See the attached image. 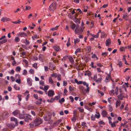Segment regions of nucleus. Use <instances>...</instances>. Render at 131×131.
<instances>
[{
	"label": "nucleus",
	"mask_w": 131,
	"mask_h": 131,
	"mask_svg": "<svg viewBox=\"0 0 131 131\" xmlns=\"http://www.w3.org/2000/svg\"><path fill=\"white\" fill-rule=\"evenodd\" d=\"M86 51L87 53H89L91 51V48L90 46H88L85 48Z\"/></svg>",
	"instance_id": "obj_19"
},
{
	"label": "nucleus",
	"mask_w": 131,
	"mask_h": 131,
	"mask_svg": "<svg viewBox=\"0 0 131 131\" xmlns=\"http://www.w3.org/2000/svg\"><path fill=\"white\" fill-rule=\"evenodd\" d=\"M79 25H77L74 30V32L76 34L78 33L80 34L82 32V31L80 29V28H79Z\"/></svg>",
	"instance_id": "obj_5"
},
{
	"label": "nucleus",
	"mask_w": 131,
	"mask_h": 131,
	"mask_svg": "<svg viewBox=\"0 0 131 131\" xmlns=\"http://www.w3.org/2000/svg\"><path fill=\"white\" fill-rule=\"evenodd\" d=\"M14 88L16 90H19L20 89V87L17 86L16 84L14 85Z\"/></svg>",
	"instance_id": "obj_33"
},
{
	"label": "nucleus",
	"mask_w": 131,
	"mask_h": 131,
	"mask_svg": "<svg viewBox=\"0 0 131 131\" xmlns=\"http://www.w3.org/2000/svg\"><path fill=\"white\" fill-rule=\"evenodd\" d=\"M84 75L85 76L88 75L89 77H91V73L90 71H85Z\"/></svg>",
	"instance_id": "obj_14"
},
{
	"label": "nucleus",
	"mask_w": 131,
	"mask_h": 131,
	"mask_svg": "<svg viewBox=\"0 0 131 131\" xmlns=\"http://www.w3.org/2000/svg\"><path fill=\"white\" fill-rule=\"evenodd\" d=\"M95 117L93 115H92L91 116V118L92 120L94 121L95 119Z\"/></svg>",
	"instance_id": "obj_63"
},
{
	"label": "nucleus",
	"mask_w": 131,
	"mask_h": 131,
	"mask_svg": "<svg viewBox=\"0 0 131 131\" xmlns=\"http://www.w3.org/2000/svg\"><path fill=\"white\" fill-rule=\"evenodd\" d=\"M76 25L74 23L71 24L70 25V27L72 29H74L76 28Z\"/></svg>",
	"instance_id": "obj_21"
},
{
	"label": "nucleus",
	"mask_w": 131,
	"mask_h": 131,
	"mask_svg": "<svg viewBox=\"0 0 131 131\" xmlns=\"http://www.w3.org/2000/svg\"><path fill=\"white\" fill-rule=\"evenodd\" d=\"M101 114L103 117H106L107 113L106 111L103 110Z\"/></svg>",
	"instance_id": "obj_13"
},
{
	"label": "nucleus",
	"mask_w": 131,
	"mask_h": 131,
	"mask_svg": "<svg viewBox=\"0 0 131 131\" xmlns=\"http://www.w3.org/2000/svg\"><path fill=\"white\" fill-rule=\"evenodd\" d=\"M65 101L64 99V98H62L60 100H59V102L61 104H62V103L64 102Z\"/></svg>",
	"instance_id": "obj_41"
},
{
	"label": "nucleus",
	"mask_w": 131,
	"mask_h": 131,
	"mask_svg": "<svg viewBox=\"0 0 131 131\" xmlns=\"http://www.w3.org/2000/svg\"><path fill=\"white\" fill-rule=\"evenodd\" d=\"M15 82L18 84H20L21 83V80L20 78H18V79H16Z\"/></svg>",
	"instance_id": "obj_50"
},
{
	"label": "nucleus",
	"mask_w": 131,
	"mask_h": 131,
	"mask_svg": "<svg viewBox=\"0 0 131 131\" xmlns=\"http://www.w3.org/2000/svg\"><path fill=\"white\" fill-rule=\"evenodd\" d=\"M98 75L99 76V77L98 78L96 74L94 76L93 79L96 82L100 83L101 81L102 78L100 75Z\"/></svg>",
	"instance_id": "obj_2"
},
{
	"label": "nucleus",
	"mask_w": 131,
	"mask_h": 131,
	"mask_svg": "<svg viewBox=\"0 0 131 131\" xmlns=\"http://www.w3.org/2000/svg\"><path fill=\"white\" fill-rule=\"evenodd\" d=\"M96 114H95V118H99L100 117V113L99 112H96Z\"/></svg>",
	"instance_id": "obj_25"
},
{
	"label": "nucleus",
	"mask_w": 131,
	"mask_h": 131,
	"mask_svg": "<svg viewBox=\"0 0 131 131\" xmlns=\"http://www.w3.org/2000/svg\"><path fill=\"white\" fill-rule=\"evenodd\" d=\"M19 113V111L18 110H16L14 111L13 113L12 114L14 115H16L18 114Z\"/></svg>",
	"instance_id": "obj_28"
},
{
	"label": "nucleus",
	"mask_w": 131,
	"mask_h": 131,
	"mask_svg": "<svg viewBox=\"0 0 131 131\" xmlns=\"http://www.w3.org/2000/svg\"><path fill=\"white\" fill-rule=\"evenodd\" d=\"M24 94L25 95H27V96L26 97L25 99L26 101H27L29 99V95L28 91H26Z\"/></svg>",
	"instance_id": "obj_17"
},
{
	"label": "nucleus",
	"mask_w": 131,
	"mask_h": 131,
	"mask_svg": "<svg viewBox=\"0 0 131 131\" xmlns=\"http://www.w3.org/2000/svg\"><path fill=\"white\" fill-rule=\"evenodd\" d=\"M10 120L12 121H14L15 122V126H17L18 122L16 118L14 117H12L10 118Z\"/></svg>",
	"instance_id": "obj_9"
},
{
	"label": "nucleus",
	"mask_w": 131,
	"mask_h": 131,
	"mask_svg": "<svg viewBox=\"0 0 131 131\" xmlns=\"http://www.w3.org/2000/svg\"><path fill=\"white\" fill-rule=\"evenodd\" d=\"M97 92L99 94H101V95L102 96H103L104 94V93L103 92H101L100 90H98Z\"/></svg>",
	"instance_id": "obj_51"
},
{
	"label": "nucleus",
	"mask_w": 131,
	"mask_h": 131,
	"mask_svg": "<svg viewBox=\"0 0 131 131\" xmlns=\"http://www.w3.org/2000/svg\"><path fill=\"white\" fill-rule=\"evenodd\" d=\"M27 73V72L26 70L25 69L23 70V74L24 75H26Z\"/></svg>",
	"instance_id": "obj_48"
},
{
	"label": "nucleus",
	"mask_w": 131,
	"mask_h": 131,
	"mask_svg": "<svg viewBox=\"0 0 131 131\" xmlns=\"http://www.w3.org/2000/svg\"><path fill=\"white\" fill-rule=\"evenodd\" d=\"M96 103V102H92V103H89L88 105L90 106H92V105H95V104Z\"/></svg>",
	"instance_id": "obj_44"
},
{
	"label": "nucleus",
	"mask_w": 131,
	"mask_h": 131,
	"mask_svg": "<svg viewBox=\"0 0 131 131\" xmlns=\"http://www.w3.org/2000/svg\"><path fill=\"white\" fill-rule=\"evenodd\" d=\"M57 5V4L56 2H53L50 5L49 10L51 11H54L56 9Z\"/></svg>",
	"instance_id": "obj_1"
},
{
	"label": "nucleus",
	"mask_w": 131,
	"mask_h": 131,
	"mask_svg": "<svg viewBox=\"0 0 131 131\" xmlns=\"http://www.w3.org/2000/svg\"><path fill=\"white\" fill-rule=\"evenodd\" d=\"M59 26H57L55 27H53L51 28L50 29V30L51 31L57 30L58 29Z\"/></svg>",
	"instance_id": "obj_27"
},
{
	"label": "nucleus",
	"mask_w": 131,
	"mask_h": 131,
	"mask_svg": "<svg viewBox=\"0 0 131 131\" xmlns=\"http://www.w3.org/2000/svg\"><path fill=\"white\" fill-rule=\"evenodd\" d=\"M54 100V99L52 98H51V99L50 100H49V99L47 100V102H48L52 103L53 102Z\"/></svg>",
	"instance_id": "obj_39"
},
{
	"label": "nucleus",
	"mask_w": 131,
	"mask_h": 131,
	"mask_svg": "<svg viewBox=\"0 0 131 131\" xmlns=\"http://www.w3.org/2000/svg\"><path fill=\"white\" fill-rule=\"evenodd\" d=\"M49 87V86L48 85H47L44 86V90L46 93L47 92V90L48 89Z\"/></svg>",
	"instance_id": "obj_31"
},
{
	"label": "nucleus",
	"mask_w": 131,
	"mask_h": 131,
	"mask_svg": "<svg viewBox=\"0 0 131 131\" xmlns=\"http://www.w3.org/2000/svg\"><path fill=\"white\" fill-rule=\"evenodd\" d=\"M27 82L29 85L31 86L32 85V80L30 78H27Z\"/></svg>",
	"instance_id": "obj_12"
},
{
	"label": "nucleus",
	"mask_w": 131,
	"mask_h": 131,
	"mask_svg": "<svg viewBox=\"0 0 131 131\" xmlns=\"http://www.w3.org/2000/svg\"><path fill=\"white\" fill-rule=\"evenodd\" d=\"M120 50L121 51H124L125 50L124 47H121L120 49Z\"/></svg>",
	"instance_id": "obj_61"
},
{
	"label": "nucleus",
	"mask_w": 131,
	"mask_h": 131,
	"mask_svg": "<svg viewBox=\"0 0 131 131\" xmlns=\"http://www.w3.org/2000/svg\"><path fill=\"white\" fill-rule=\"evenodd\" d=\"M55 93L54 91L52 90H49L47 93L48 95L50 97H52L54 94Z\"/></svg>",
	"instance_id": "obj_6"
},
{
	"label": "nucleus",
	"mask_w": 131,
	"mask_h": 131,
	"mask_svg": "<svg viewBox=\"0 0 131 131\" xmlns=\"http://www.w3.org/2000/svg\"><path fill=\"white\" fill-rule=\"evenodd\" d=\"M83 84L84 85H85L86 87L89 86V84L86 83L85 82H83Z\"/></svg>",
	"instance_id": "obj_59"
},
{
	"label": "nucleus",
	"mask_w": 131,
	"mask_h": 131,
	"mask_svg": "<svg viewBox=\"0 0 131 131\" xmlns=\"http://www.w3.org/2000/svg\"><path fill=\"white\" fill-rule=\"evenodd\" d=\"M121 103V101L119 100H117L115 106L116 107H117L118 106H119Z\"/></svg>",
	"instance_id": "obj_20"
},
{
	"label": "nucleus",
	"mask_w": 131,
	"mask_h": 131,
	"mask_svg": "<svg viewBox=\"0 0 131 131\" xmlns=\"http://www.w3.org/2000/svg\"><path fill=\"white\" fill-rule=\"evenodd\" d=\"M20 41L19 38L17 37H15L14 39V41L16 42H18Z\"/></svg>",
	"instance_id": "obj_34"
},
{
	"label": "nucleus",
	"mask_w": 131,
	"mask_h": 131,
	"mask_svg": "<svg viewBox=\"0 0 131 131\" xmlns=\"http://www.w3.org/2000/svg\"><path fill=\"white\" fill-rule=\"evenodd\" d=\"M61 121L62 120L61 119H60L57 121L53 123V124L54 125V126H57L60 122H61Z\"/></svg>",
	"instance_id": "obj_18"
},
{
	"label": "nucleus",
	"mask_w": 131,
	"mask_h": 131,
	"mask_svg": "<svg viewBox=\"0 0 131 131\" xmlns=\"http://www.w3.org/2000/svg\"><path fill=\"white\" fill-rule=\"evenodd\" d=\"M32 60L34 61L37 60H38V58L37 56H35L33 57Z\"/></svg>",
	"instance_id": "obj_60"
},
{
	"label": "nucleus",
	"mask_w": 131,
	"mask_h": 131,
	"mask_svg": "<svg viewBox=\"0 0 131 131\" xmlns=\"http://www.w3.org/2000/svg\"><path fill=\"white\" fill-rule=\"evenodd\" d=\"M73 20L76 23L79 24L80 23V21L79 20L75 17L73 19Z\"/></svg>",
	"instance_id": "obj_23"
},
{
	"label": "nucleus",
	"mask_w": 131,
	"mask_h": 131,
	"mask_svg": "<svg viewBox=\"0 0 131 131\" xmlns=\"http://www.w3.org/2000/svg\"><path fill=\"white\" fill-rule=\"evenodd\" d=\"M81 125L84 127H86L87 126L86 123L84 122H82Z\"/></svg>",
	"instance_id": "obj_42"
},
{
	"label": "nucleus",
	"mask_w": 131,
	"mask_h": 131,
	"mask_svg": "<svg viewBox=\"0 0 131 131\" xmlns=\"http://www.w3.org/2000/svg\"><path fill=\"white\" fill-rule=\"evenodd\" d=\"M17 35L20 37H27V36L26 34L24 32H19L17 34Z\"/></svg>",
	"instance_id": "obj_8"
},
{
	"label": "nucleus",
	"mask_w": 131,
	"mask_h": 131,
	"mask_svg": "<svg viewBox=\"0 0 131 131\" xmlns=\"http://www.w3.org/2000/svg\"><path fill=\"white\" fill-rule=\"evenodd\" d=\"M108 109L109 110L110 112H111L113 110V108H112V106L110 105L108 106Z\"/></svg>",
	"instance_id": "obj_49"
},
{
	"label": "nucleus",
	"mask_w": 131,
	"mask_h": 131,
	"mask_svg": "<svg viewBox=\"0 0 131 131\" xmlns=\"http://www.w3.org/2000/svg\"><path fill=\"white\" fill-rule=\"evenodd\" d=\"M69 59L70 62L72 64H74V62L73 58L72 57H69Z\"/></svg>",
	"instance_id": "obj_22"
},
{
	"label": "nucleus",
	"mask_w": 131,
	"mask_h": 131,
	"mask_svg": "<svg viewBox=\"0 0 131 131\" xmlns=\"http://www.w3.org/2000/svg\"><path fill=\"white\" fill-rule=\"evenodd\" d=\"M10 20V19L6 17H3L1 19V21L3 22L9 21Z\"/></svg>",
	"instance_id": "obj_10"
},
{
	"label": "nucleus",
	"mask_w": 131,
	"mask_h": 131,
	"mask_svg": "<svg viewBox=\"0 0 131 131\" xmlns=\"http://www.w3.org/2000/svg\"><path fill=\"white\" fill-rule=\"evenodd\" d=\"M35 123L36 124L35 125V126H38L42 123L43 121L40 118H37L34 121Z\"/></svg>",
	"instance_id": "obj_3"
},
{
	"label": "nucleus",
	"mask_w": 131,
	"mask_h": 131,
	"mask_svg": "<svg viewBox=\"0 0 131 131\" xmlns=\"http://www.w3.org/2000/svg\"><path fill=\"white\" fill-rule=\"evenodd\" d=\"M77 111L76 110H74L73 111V116H76V113Z\"/></svg>",
	"instance_id": "obj_54"
},
{
	"label": "nucleus",
	"mask_w": 131,
	"mask_h": 131,
	"mask_svg": "<svg viewBox=\"0 0 131 131\" xmlns=\"http://www.w3.org/2000/svg\"><path fill=\"white\" fill-rule=\"evenodd\" d=\"M57 79L58 81H60L61 80V75L60 74H57Z\"/></svg>",
	"instance_id": "obj_37"
},
{
	"label": "nucleus",
	"mask_w": 131,
	"mask_h": 131,
	"mask_svg": "<svg viewBox=\"0 0 131 131\" xmlns=\"http://www.w3.org/2000/svg\"><path fill=\"white\" fill-rule=\"evenodd\" d=\"M24 43L27 45H28L30 43L29 41L27 40L26 39H25V41L24 42Z\"/></svg>",
	"instance_id": "obj_45"
},
{
	"label": "nucleus",
	"mask_w": 131,
	"mask_h": 131,
	"mask_svg": "<svg viewBox=\"0 0 131 131\" xmlns=\"http://www.w3.org/2000/svg\"><path fill=\"white\" fill-rule=\"evenodd\" d=\"M39 84L41 85L42 86L44 85V81L42 80H40L39 81Z\"/></svg>",
	"instance_id": "obj_52"
},
{
	"label": "nucleus",
	"mask_w": 131,
	"mask_h": 131,
	"mask_svg": "<svg viewBox=\"0 0 131 131\" xmlns=\"http://www.w3.org/2000/svg\"><path fill=\"white\" fill-rule=\"evenodd\" d=\"M86 87L87 88L85 90V91L86 92L88 93L89 92L90 88L89 86Z\"/></svg>",
	"instance_id": "obj_53"
},
{
	"label": "nucleus",
	"mask_w": 131,
	"mask_h": 131,
	"mask_svg": "<svg viewBox=\"0 0 131 131\" xmlns=\"http://www.w3.org/2000/svg\"><path fill=\"white\" fill-rule=\"evenodd\" d=\"M111 79V76L110 74H108L106 76V80H108Z\"/></svg>",
	"instance_id": "obj_29"
},
{
	"label": "nucleus",
	"mask_w": 131,
	"mask_h": 131,
	"mask_svg": "<svg viewBox=\"0 0 131 131\" xmlns=\"http://www.w3.org/2000/svg\"><path fill=\"white\" fill-rule=\"evenodd\" d=\"M6 37L5 35H4L2 36L0 38V40H1L2 39H3V40L0 41V44H2L4 43H6L7 41V40L6 39H5Z\"/></svg>",
	"instance_id": "obj_4"
},
{
	"label": "nucleus",
	"mask_w": 131,
	"mask_h": 131,
	"mask_svg": "<svg viewBox=\"0 0 131 131\" xmlns=\"http://www.w3.org/2000/svg\"><path fill=\"white\" fill-rule=\"evenodd\" d=\"M80 48H78L76 50V51H75V54H76L77 53L80 52Z\"/></svg>",
	"instance_id": "obj_56"
},
{
	"label": "nucleus",
	"mask_w": 131,
	"mask_h": 131,
	"mask_svg": "<svg viewBox=\"0 0 131 131\" xmlns=\"http://www.w3.org/2000/svg\"><path fill=\"white\" fill-rule=\"evenodd\" d=\"M78 109L79 110L80 112H82L84 111V109L81 107H79L78 108Z\"/></svg>",
	"instance_id": "obj_55"
},
{
	"label": "nucleus",
	"mask_w": 131,
	"mask_h": 131,
	"mask_svg": "<svg viewBox=\"0 0 131 131\" xmlns=\"http://www.w3.org/2000/svg\"><path fill=\"white\" fill-rule=\"evenodd\" d=\"M32 66L35 68L36 69H37V63H35L32 65Z\"/></svg>",
	"instance_id": "obj_57"
},
{
	"label": "nucleus",
	"mask_w": 131,
	"mask_h": 131,
	"mask_svg": "<svg viewBox=\"0 0 131 131\" xmlns=\"http://www.w3.org/2000/svg\"><path fill=\"white\" fill-rule=\"evenodd\" d=\"M23 61L25 63L26 65H28V63L26 59H24Z\"/></svg>",
	"instance_id": "obj_64"
},
{
	"label": "nucleus",
	"mask_w": 131,
	"mask_h": 131,
	"mask_svg": "<svg viewBox=\"0 0 131 131\" xmlns=\"http://www.w3.org/2000/svg\"><path fill=\"white\" fill-rule=\"evenodd\" d=\"M25 115L20 114L19 116V118L20 119H24Z\"/></svg>",
	"instance_id": "obj_43"
},
{
	"label": "nucleus",
	"mask_w": 131,
	"mask_h": 131,
	"mask_svg": "<svg viewBox=\"0 0 131 131\" xmlns=\"http://www.w3.org/2000/svg\"><path fill=\"white\" fill-rule=\"evenodd\" d=\"M92 58H96L97 60H98V57H97L96 55L95 54H94L92 56Z\"/></svg>",
	"instance_id": "obj_47"
},
{
	"label": "nucleus",
	"mask_w": 131,
	"mask_h": 131,
	"mask_svg": "<svg viewBox=\"0 0 131 131\" xmlns=\"http://www.w3.org/2000/svg\"><path fill=\"white\" fill-rule=\"evenodd\" d=\"M12 22L15 24H19L21 22V21H20V20L19 19L18 20V21H12Z\"/></svg>",
	"instance_id": "obj_36"
},
{
	"label": "nucleus",
	"mask_w": 131,
	"mask_h": 131,
	"mask_svg": "<svg viewBox=\"0 0 131 131\" xmlns=\"http://www.w3.org/2000/svg\"><path fill=\"white\" fill-rule=\"evenodd\" d=\"M69 99L71 100V102H73L74 101V98L73 97L71 96L69 97Z\"/></svg>",
	"instance_id": "obj_62"
},
{
	"label": "nucleus",
	"mask_w": 131,
	"mask_h": 131,
	"mask_svg": "<svg viewBox=\"0 0 131 131\" xmlns=\"http://www.w3.org/2000/svg\"><path fill=\"white\" fill-rule=\"evenodd\" d=\"M44 118L45 120L48 121L50 120L51 118V116H50L48 115H46L44 116Z\"/></svg>",
	"instance_id": "obj_11"
},
{
	"label": "nucleus",
	"mask_w": 131,
	"mask_h": 131,
	"mask_svg": "<svg viewBox=\"0 0 131 131\" xmlns=\"http://www.w3.org/2000/svg\"><path fill=\"white\" fill-rule=\"evenodd\" d=\"M74 42L75 44L78 43L80 41V40L78 38H77L74 39Z\"/></svg>",
	"instance_id": "obj_30"
},
{
	"label": "nucleus",
	"mask_w": 131,
	"mask_h": 131,
	"mask_svg": "<svg viewBox=\"0 0 131 131\" xmlns=\"http://www.w3.org/2000/svg\"><path fill=\"white\" fill-rule=\"evenodd\" d=\"M115 93L116 95H117L118 94V88L117 86L115 87Z\"/></svg>",
	"instance_id": "obj_46"
},
{
	"label": "nucleus",
	"mask_w": 131,
	"mask_h": 131,
	"mask_svg": "<svg viewBox=\"0 0 131 131\" xmlns=\"http://www.w3.org/2000/svg\"><path fill=\"white\" fill-rule=\"evenodd\" d=\"M21 70V68L19 66H18L16 67L15 69V71L16 72H20Z\"/></svg>",
	"instance_id": "obj_35"
},
{
	"label": "nucleus",
	"mask_w": 131,
	"mask_h": 131,
	"mask_svg": "<svg viewBox=\"0 0 131 131\" xmlns=\"http://www.w3.org/2000/svg\"><path fill=\"white\" fill-rule=\"evenodd\" d=\"M48 82L50 84H53V81L51 77H49L48 78Z\"/></svg>",
	"instance_id": "obj_24"
},
{
	"label": "nucleus",
	"mask_w": 131,
	"mask_h": 131,
	"mask_svg": "<svg viewBox=\"0 0 131 131\" xmlns=\"http://www.w3.org/2000/svg\"><path fill=\"white\" fill-rule=\"evenodd\" d=\"M54 49L57 51H59L60 50L59 47L58 46H55L54 47Z\"/></svg>",
	"instance_id": "obj_32"
},
{
	"label": "nucleus",
	"mask_w": 131,
	"mask_h": 131,
	"mask_svg": "<svg viewBox=\"0 0 131 131\" xmlns=\"http://www.w3.org/2000/svg\"><path fill=\"white\" fill-rule=\"evenodd\" d=\"M29 72L30 73L33 74L34 73V70L32 69H30L29 71Z\"/></svg>",
	"instance_id": "obj_40"
},
{
	"label": "nucleus",
	"mask_w": 131,
	"mask_h": 131,
	"mask_svg": "<svg viewBox=\"0 0 131 131\" xmlns=\"http://www.w3.org/2000/svg\"><path fill=\"white\" fill-rule=\"evenodd\" d=\"M38 58L39 60L41 62L43 61V58H44V56L43 54H39L38 56Z\"/></svg>",
	"instance_id": "obj_16"
},
{
	"label": "nucleus",
	"mask_w": 131,
	"mask_h": 131,
	"mask_svg": "<svg viewBox=\"0 0 131 131\" xmlns=\"http://www.w3.org/2000/svg\"><path fill=\"white\" fill-rule=\"evenodd\" d=\"M76 116H73V117L71 119V120H72V122H74L76 121L75 117Z\"/></svg>",
	"instance_id": "obj_58"
},
{
	"label": "nucleus",
	"mask_w": 131,
	"mask_h": 131,
	"mask_svg": "<svg viewBox=\"0 0 131 131\" xmlns=\"http://www.w3.org/2000/svg\"><path fill=\"white\" fill-rule=\"evenodd\" d=\"M31 116L29 115H25L24 120L26 122H28L29 120H31Z\"/></svg>",
	"instance_id": "obj_7"
},
{
	"label": "nucleus",
	"mask_w": 131,
	"mask_h": 131,
	"mask_svg": "<svg viewBox=\"0 0 131 131\" xmlns=\"http://www.w3.org/2000/svg\"><path fill=\"white\" fill-rule=\"evenodd\" d=\"M7 126L9 128L11 129H13L15 126H15V124L14 125L13 124H8Z\"/></svg>",
	"instance_id": "obj_15"
},
{
	"label": "nucleus",
	"mask_w": 131,
	"mask_h": 131,
	"mask_svg": "<svg viewBox=\"0 0 131 131\" xmlns=\"http://www.w3.org/2000/svg\"><path fill=\"white\" fill-rule=\"evenodd\" d=\"M110 43V39H107L106 41V46H109Z\"/></svg>",
	"instance_id": "obj_26"
},
{
	"label": "nucleus",
	"mask_w": 131,
	"mask_h": 131,
	"mask_svg": "<svg viewBox=\"0 0 131 131\" xmlns=\"http://www.w3.org/2000/svg\"><path fill=\"white\" fill-rule=\"evenodd\" d=\"M109 94L111 95H114L115 94L114 90H111Z\"/></svg>",
	"instance_id": "obj_38"
}]
</instances>
